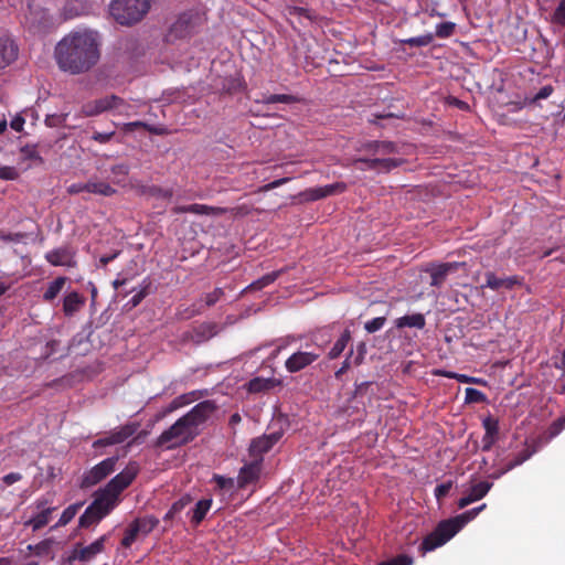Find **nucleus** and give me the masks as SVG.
<instances>
[{"label":"nucleus","mask_w":565,"mask_h":565,"mask_svg":"<svg viewBox=\"0 0 565 565\" xmlns=\"http://www.w3.org/2000/svg\"><path fill=\"white\" fill-rule=\"evenodd\" d=\"M100 38L97 31L77 29L65 34L54 47L57 67L71 75L89 72L100 60Z\"/></svg>","instance_id":"obj_1"},{"label":"nucleus","mask_w":565,"mask_h":565,"mask_svg":"<svg viewBox=\"0 0 565 565\" xmlns=\"http://www.w3.org/2000/svg\"><path fill=\"white\" fill-rule=\"evenodd\" d=\"M151 8V0H111L109 12L121 25L141 21Z\"/></svg>","instance_id":"obj_2"},{"label":"nucleus","mask_w":565,"mask_h":565,"mask_svg":"<svg viewBox=\"0 0 565 565\" xmlns=\"http://www.w3.org/2000/svg\"><path fill=\"white\" fill-rule=\"evenodd\" d=\"M199 435L200 431H195L184 416H182L172 426L161 433L156 440V446L172 449L193 441Z\"/></svg>","instance_id":"obj_3"},{"label":"nucleus","mask_w":565,"mask_h":565,"mask_svg":"<svg viewBox=\"0 0 565 565\" xmlns=\"http://www.w3.org/2000/svg\"><path fill=\"white\" fill-rule=\"evenodd\" d=\"M138 473L139 465L136 461H130L122 471L111 478L108 483L97 492L117 507L119 503V495L132 483Z\"/></svg>","instance_id":"obj_4"},{"label":"nucleus","mask_w":565,"mask_h":565,"mask_svg":"<svg viewBox=\"0 0 565 565\" xmlns=\"http://www.w3.org/2000/svg\"><path fill=\"white\" fill-rule=\"evenodd\" d=\"M115 508L113 502L96 492L93 502L78 519V529L96 527Z\"/></svg>","instance_id":"obj_5"},{"label":"nucleus","mask_w":565,"mask_h":565,"mask_svg":"<svg viewBox=\"0 0 565 565\" xmlns=\"http://www.w3.org/2000/svg\"><path fill=\"white\" fill-rule=\"evenodd\" d=\"M457 534L456 529L448 520L440 521L431 533L426 535L419 545V552L425 555L428 552L446 544Z\"/></svg>","instance_id":"obj_6"},{"label":"nucleus","mask_w":565,"mask_h":565,"mask_svg":"<svg viewBox=\"0 0 565 565\" xmlns=\"http://www.w3.org/2000/svg\"><path fill=\"white\" fill-rule=\"evenodd\" d=\"M108 539L109 535L104 534L92 542L89 545L84 546L82 543L74 544L67 556V563L73 564L74 562H92L98 554L105 552V545Z\"/></svg>","instance_id":"obj_7"},{"label":"nucleus","mask_w":565,"mask_h":565,"mask_svg":"<svg viewBox=\"0 0 565 565\" xmlns=\"http://www.w3.org/2000/svg\"><path fill=\"white\" fill-rule=\"evenodd\" d=\"M117 461V457H108L95 465L92 469L85 471L82 476L79 487L82 489H88L99 483L116 470Z\"/></svg>","instance_id":"obj_8"},{"label":"nucleus","mask_w":565,"mask_h":565,"mask_svg":"<svg viewBox=\"0 0 565 565\" xmlns=\"http://www.w3.org/2000/svg\"><path fill=\"white\" fill-rule=\"evenodd\" d=\"M138 423H128L124 426H120L111 431H109L106 436L96 439L93 443V448H102L113 445H118L125 443L128 438L135 435L138 430Z\"/></svg>","instance_id":"obj_9"},{"label":"nucleus","mask_w":565,"mask_h":565,"mask_svg":"<svg viewBox=\"0 0 565 565\" xmlns=\"http://www.w3.org/2000/svg\"><path fill=\"white\" fill-rule=\"evenodd\" d=\"M217 405L214 401L206 399L196 404L184 416L186 422L193 427L195 431H200V426L209 420V418L216 412Z\"/></svg>","instance_id":"obj_10"},{"label":"nucleus","mask_w":565,"mask_h":565,"mask_svg":"<svg viewBox=\"0 0 565 565\" xmlns=\"http://www.w3.org/2000/svg\"><path fill=\"white\" fill-rule=\"evenodd\" d=\"M403 163V159L396 158H358L354 160V164L362 171L375 170L385 173L401 167Z\"/></svg>","instance_id":"obj_11"},{"label":"nucleus","mask_w":565,"mask_h":565,"mask_svg":"<svg viewBox=\"0 0 565 565\" xmlns=\"http://www.w3.org/2000/svg\"><path fill=\"white\" fill-rule=\"evenodd\" d=\"M76 250L70 245H64L47 252L45 260L52 266L76 267Z\"/></svg>","instance_id":"obj_12"},{"label":"nucleus","mask_w":565,"mask_h":565,"mask_svg":"<svg viewBox=\"0 0 565 565\" xmlns=\"http://www.w3.org/2000/svg\"><path fill=\"white\" fill-rule=\"evenodd\" d=\"M347 190L344 182H335L324 186L310 188L299 193L301 201L312 202L331 196L334 194L343 193Z\"/></svg>","instance_id":"obj_13"},{"label":"nucleus","mask_w":565,"mask_h":565,"mask_svg":"<svg viewBox=\"0 0 565 565\" xmlns=\"http://www.w3.org/2000/svg\"><path fill=\"white\" fill-rule=\"evenodd\" d=\"M263 459L255 458L252 462L244 465L237 477V486L239 489L246 488L248 484L258 481L262 472Z\"/></svg>","instance_id":"obj_14"},{"label":"nucleus","mask_w":565,"mask_h":565,"mask_svg":"<svg viewBox=\"0 0 565 565\" xmlns=\"http://www.w3.org/2000/svg\"><path fill=\"white\" fill-rule=\"evenodd\" d=\"M522 285H523V277H521L519 275L500 278V277L495 276L494 273L488 271V273H486V284L482 285V287L498 291L501 288L512 290L515 286H522Z\"/></svg>","instance_id":"obj_15"},{"label":"nucleus","mask_w":565,"mask_h":565,"mask_svg":"<svg viewBox=\"0 0 565 565\" xmlns=\"http://www.w3.org/2000/svg\"><path fill=\"white\" fill-rule=\"evenodd\" d=\"M319 356V353L298 351L286 360L285 367L290 373H297L312 364Z\"/></svg>","instance_id":"obj_16"},{"label":"nucleus","mask_w":565,"mask_h":565,"mask_svg":"<svg viewBox=\"0 0 565 565\" xmlns=\"http://www.w3.org/2000/svg\"><path fill=\"white\" fill-rule=\"evenodd\" d=\"M280 433H273L252 440L249 446V454L255 458L263 459L264 454L268 452L275 444L280 439Z\"/></svg>","instance_id":"obj_17"},{"label":"nucleus","mask_w":565,"mask_h":565,"mask_svg":"<svg viewBox=\"0 0 565 565\" xmlns=\"http://www.w3.org/2000/svg\"><path fill=\"white\" fill-rule=\"evenodd\" d=\"M459 264L458 263H443L438 265H430L426 268V271L430 274V286L433 287H441L447 276L450 273H454L458 269Z\"/></svg>","instance_id":"obj_18"},{"label":"nucleus","mask_w":565,"mask_h":565,"mask_svg":"<svg viewBox=\"0 0 565 565\" xmlns=\"http://www.w3.org/2000/svg\"><path fill=\"white\" fill-rule=\"evenodd\" d=\"M18 56V46L6 34L0 35V68L7 67Z\"/></svg>","instance_id":"obj_19"},{"label":"nucleus","mask_w":565,"mask_h":565,"mask_svg":"<svg viewBox=\"0 0 565 565\" xmlns=\"http://www.w3.org/2000/svg\"><path fill=\"white\" fill-rule=\"evenodd\" d=\"M212 503L213 500L211 498L201 499L195 503L194 508L189 511L190 522L193 527H196L202 523L210 511Z\"/></svg>","instance_id":"obj_20"},{"label":"nucleus","mask_w":565,"mask_h":565,"mask_svg":"<svg viewBox=\"0 0 565 565\" xmlns=\"http://www.w3.org/2000/svg\"><path fill=\"white\" fill-rule=\"evenodd\" d=\"M95 100L97 103V107L99 108L100 113L116 109L119 115H124V114H126L124 111V108L128 107L126 102L117 95H109V96H105L103 98L95 99Z\"/></svg>","instance_id":"obj_21"},{"label":"nucleus","mask_w":565,"mask_h":565,"mask_svg":"<svg viewBox=\"0 0 565 565\" xmlns=\"http://www.w3.org/2000/svg\"><path fill=\"white\" fill-rule=\"evenodd\" d=\"M86 192L102 196H113L117 193V190L106 181L90 178L87 181Z\"/></svg>","instance_id":"obj_22"},{"label":"nucleus","mask_w":565,"mask_h":565,"mask_svg":"<svg viewBox=\"0 0 565 565\" xmlns=\"http://www.w3.org/2000/svg\"><path fill=\"white\" fill-rule=\"evenodd\" d=\"M85 298L77 291H72L64 297L63 312L67 317L74 316L84 305Z\"/></svg>","instance_id":"obj_23"},{"label":"nucleus","mask_w":565,"mask_h":565,"mask_svg":"<svg viewBox=\"0 0 565 565\" xmlns=\"http://www.w3.org/2000/svg\"><path fill=\"white\" fill-rule=\"evenodd\" d=\"M192 32L193 25L191 23V18L188 14L179 17L170 29V35L180 39L190 35Z\"/></svg>","instance_id":"obj_24"},{"label":"nucleus","mask_w":565,"mask_h":565,"mask_svg":"<svg viewBox=\"0 0 565 565\" xmlns=\"http://www.w3.org/2000/svg\"><path fill=\"white\" fill-rule=\"evenodd\" d=\"M426 326V319L423 313L406 315L395 320V327L402 328H416L424 329Z\"/></svg>","instance_id":"obj_25"},{"label":"nucleus","mask_w":565,"mask_h":565,"mask_svg":"<svg viewBox=\"0 0 565 565\" xmlns=\"http://www.w3.org/2000/svg\"><path fill=\"white\" fill-rule=\"evenodd\" d=\"M364 149L379 154L398 153V147L393 141H371L364 145Z\"/></svg>","instance_id":"obj_26"},{"label":"nucleus","mask_w":565,"mask_h":565,"mask_svg":"<svg viewBox=\"0 0 565 565\" xmlns=\"http://www.w3.org/2000/svg\"><path fill=\"white\" fill-rule=\"evenodd\" d=\"M532 456V451L529 450L527 448L526 449H523L521 452H519L513 459H511L509 462L505 463V466L503 468H501L500 470L493 472L491 475L492 478H500L501 476H503L504 473H507L508 471L514 469L515 467L522 465L524 461H526L530 457Z\"/></svg>","instance_id":"obj_27"},{"label":"nucleus","mask_w":565,"mask_h":565,"mask_svg":"<svg viewBox=\"0 0 565 565\" xmlns=\"http://www.w3.org/2000/svg\"><path fill=\"white\" fill-rule=\"evenodd\" d=\"M256 103L269 105V104H276V103H282V104H295L299 103L300 98L296 95L290 94H262V97L259 99L255 100Z\"/></svg>","instance_id":"obj_28"},{"label":"nucleus","mask_w":565,"mask_h":565,"mask_svg":"<svg viewBox=\"0 0 565 565\" xmlns=\"http://www.w3.org/2000/svg\"><path fill=\"white\" fill-rule=\"evenodd\" d=\"M55 510H56V508H49L46 510L39 511L38 514H35L30 520L25 521L24 525L25 526H31L34 532L39 531L42 527H44L45 525H47V523L50 522V519H51V514Z\"/></svg>","instance_id":"obj_29"},{"label":"nucleus","mask_w":565,"mask_h":565,"mask_svg":"<svg viewBox=\"0 0 565 565\" xmlns=\"http://www.w3.org/2000/svg\"><path fill=\"white\" fill-rule=\"evenodd\" d=\"M195 399H196L195 392H191V393L179 395L175 398H173L170 402V404L163 409V412H162L160 417H163L167 414H170V413H172V412H174V411H177V409H179L181 407H184V406L191 404Z\"/></svg>","instance_id":"obj_30"},{"label":"nucleus","mask_w":565,"mask_h":565,"mask_svg":"<svg viewBox=\"0 0 565 565\" xmlns=\"http://www.w3.org/2000/svg\"><path fill=\"white\" fill-rule=\"evenodd\" d=\"M351 340H352L351 331L349 329H345L341 333L340 338L334 342V344L330 349V351L328 353V358L330 360L338 359L343 353V351L345 350L347 345L349 344V342Z\"/></svg>","instance_id":"obj_31"},{"label":"nucleus","mask_w":565,"mask_h":565,"mask_svg":"<svg viewBox=\"0 0 565 565\" xmlns=\"http://www.w3.org/2000/svg\"><path fill=\"white\" fill-rule=\"evenodd\" d=\"M139 192L142 195L162 200H170L173 196L172 189H164L159 185H142L139 188Z\"/></svg>","instance_id":"obj_32"},{"label":"nucleus","mask_w":565,"mask_h":565,"mask_svg":"<svg viewBox=\"0 0 565 565\" xmlns=\"http://www.w3.org/2000/svg\"><path fill=\"white\" fill-rule=\"evenodd\" d=\"M83 502H76L68 505L61 514L58 521L52 526V530L67 525L83 507Z\"/></svg>","instance_id":"obj_33"},{"label":"nucleus","mask_w":565,"mask_h":565,"mask_svg":"<svg viewBox=\"0 0 565 565\" xmlns=\"http://www.w3.org/2000/svg\"><path fill=\"white\" fill-rule=\"evenodd\" d=\"M281 273H282V270H275V271H271L269 274L264 275L259 279L253 281L252 284H249L244 289V292L245 291L260 290V289L267 287L268 285L273 284L281 275Z\"/></svg>","instance_id":"obj_34"},{"label":"nucleus","mask_w":565,"mask_h":565,"mask_svg":"<svg viewBox=\"0 0 565 565\" xmlns=\"http://www.w3.org/2000/svg\"><path fill=\"white\" fill-rule=\"evenodd\" d=\"M66 280V277H57L52 282H50L46 290L43 294V300L46 302H51L52 300H54L61 292V290L64 288Z\"/></svg>","instance_id":"obj_35"},{"label":"nucleus","mask_w":565,"mask_h":565,"mask_svg":"<svg viewBox=\"0 0 565 565\" xmlns=\"http://www.w3.org/2000/svg\"><path fill=\"white\" fill-rule=\"evenodd\" d=\"M477 515L478 510L473 508L447 520L451 523V525L454 526V529H456V532L458 533L467 523L472 521Z\"/></svg>","instance_id":"obj_36"},{"label":"nucleus","mask_w":565,"mask_h":565,"mask_svg":"<svg viewBox=\"0 0 565 565\" xmlns=\"http://www.w3.org/2000/svg\"><path fill=\"white\" fill-rule=\"evenodd\" d=\"M492 483L488 481H480L470 487L467 495L471 499L472 502L481 500L487 495L489 490L491 489Z\"/></svg>","instance_id":"obj_37"},{"label":"nucleus","mask_w":565,"mask_h":565,"mask_svg":"<svg viewBox=\"0 0 565 565\" xmlns=\"http://www.w3.org/2000/svg\"><path fill=\"white\" fill-rule=\"evenodd\" d=\"M134 522L137 525V527L139 529V531L141 532V534H143V535L149 534L159 524V520L153 515L137 518L136 520H134Z\"/></svg>","instance_id":"obj_38"},{"label":"nucleus","mask_w":565,"mask_h":565,"mask_svg":"<svg viewBox=\"0 0 565 565\" xmlns=\"http://www.w3.org/2000/svg\"><path fill=\"white\" fill-rule=\"evenodd\" d=\"M110 172L114 174L111 183L117 185H124L125 178L129 173V166L125 163L115 164L110 168Z\"/></svg>","instance_id":"obj_39"},{"label":"nucleus","mask_w":565,"mask_h":565,"mask_svg":"<svg viewBox=\"0 0 565 565\" xmlns=\"http://www.w3.org/2000/svg\"><path fill=\"white\" fill-rule=\"evenodd\" d=\"M139 534H141V532L132 521L125 531L124 537L120 542L121 546L129 548L135 543Z\"/></svg>","instance_id":"obj_40"},{"label":"nucleus","mask_w":565,"mask_h":565,"mask_svg":"<svg viewBox=\"0 0 565 565\" xmlns=\"http://www.w3.org/2000/svg\"><path fill=\"white\" fill-rule=\"evenodd\" d=\"M565 429V415L554 420L545 431L546 441L552 440Z\"/></svg>","instance_id":"obj_41"},{"label":"nucleus","mask_w":565,"mask_h":565,"mask_svg":"<svg viewBox=\"0 0 565 565\" xmlns=\"http://www.w3.org/2000/svg\"><path fill=\"white\" fill-rule=\"evenodd\" d=\"M189 213L198 214V215H216L222 212V209L209 206L205 204H190L189 205Z\"/></svg>","instance_id":"obj_42"},{"label":"nucleus","mask_w":565,"mask_h":565,"mask_svg":"<svg viewBox=\"0 0 565 565\" xmlns=\"http://www.w3.org/2000/svg\"><path fill=\"white\" fill-rule=\"evenodd\" d=\"M434 40V35L431 33H427L419 36H414L409 39L403 40V43L411 47H420L429 45Z\"/></svg>","instance_id":"obj_43"},{"label":"nucleus","mask_w":565,"mask_h":565,"mask_svg":"<svg viewBox=\"0 0 565 565\" xmlns=\"http://www.w3.org/2000/svg\"><path fill=\"white\" fill-rule=\"evenodd\" d=\"M465 393H466V397H465L466 404H472V403L480 404V403L487 402L486 394L477 388L467 387Z\"/></svg>","instance_id":"obj_44"},{"label":"nucleus","mask_w":565,"mask_h":565,"mask_svg":"<svg viewBox=\"0 0 565 565\" xmlns=\"http://www.w3.org/2000/svg\"><path fill=\"white\" fill-rule=\"evenodd\" d=\"M273 387V381L271 380H265V379H253L248 383V390L252 393H259L263 391H267Z\"/></svg>","instance_id":"obj_45"},{"label":"nucleus","mask_w":565,"mask_h":565,"mask_svg":"<svg viewBox=\"0 0 565 565\" xmlns=\"http://www.w3.org/2000/svg\"><path fill=\"white\" fill-rule=\"evenodd\" d=\"M23 160H33L43 163V158L40 156L35 145H25L20 149Z\"/></svg>","instance_id":"obj_46"},{"label":"nucleus","mask_w":565,"mask_h":565,"mask_svg":"<svg viewBox=\"0 0 565 565\" xmlns=\"http://www.w3.org/2000/svg\"><path fill=\"white\" fill-rule=\"evenodd\" d=\"M456 30V24L454 22H441L436 25V36L439 39H448L450 38Z\"/></svg>","instance_id":"obj_47"},{"label":"nucleus","mask_w":565,"mask_h":565,"mask_svg":"<svg viewBox=\"0 0 565 565\" xmlns=\"http://www.w3.org/2000/svg\"><path fill=\"white\" fill-rule=\"evenodd\" d=\"M484 435L497 436L499 435V420L492 416H488L482 420Z\"/></svg>","instance_id":"obj_48"},{"label":"nucleus","mask_w":565,"mask_h":565,"mask_svg":"<svg viewBox=\"0 0 565 565\" xmlns=\"http://www.w3.org/2000/svg\"><path fill=\"white\" fill-rule=\"evenodd\" d=\"M52 543H53L52 540L47 539V540L41 541L40 543L35 544L34 546L29 545V550H32L36 556L46 555L51 551Z\"/></svg>","instance_id":"obj_49"},{"label":"nucleus","mask_w":565,"mask_h":565,"mask_svg":"<svg viewBox=\"0 0 565 565\" xmlns=\"http://www.w3.org/2000/svg\"><path fill=\"white\" fill-rule=\"evenodd\" d=\"M141 128H142V129H146V130H148V131H150V132L159 134L157 130H154L153 128H151L148 124H146V122H143V121H139V120H137V121H131V122H126V124H124V125H122V128H121V129H122L125 132H132V131H135V130H137V129H141Z\"/></svg>","instance_id":"obj_50"},{"label":"nucleus","mask_w":565,"mask_h":565,"mask_svg":"<svg viewBox=\"0 0 565 565\" xmlns=\"http://www.w3.org/2000/svg\"><path fill=\"white\" fill-rule=\"evenodd\" d=\"M20 177L19 171L14 167L1 166L0 179L6 181H14Z\"/></svg>","instance_id":"obj_51"},{"label":"nucleus","mask_w":565,"mask_h":565,"mask_svg":"<svg viewBox=\"0 0 565 565\" xmlns=\"http://www.w3.org/2000/svg\"><path fill=\"white\" fill-rule=\"evenodd\" d=\"M385 322H386L385 317H376V318H373L372 320L365 322L364 329L369 333H374V332L381 330L384 327Z\"/></svg>","instance_id":"obj_52"},{"label":"nucleus","mask_w":565,"mask_h":565,"mask_svg":"<svg viewBox=\"0 0 565 565\" xmlns=\"http://www.w3.org/2000/svg\"><path fill=\"white\" fill-rule=\"evenodd\" d=\"M149 287L150 282L148 281L137 294L131 297L129 300L131 307H137L149 295Z\"/></svg>","instance_id":"obj_53"},{"label":"nucleus","mask_w":565,"mask_h":565,"mask_svg":"<svg viewBox=\"0 0 565 565\" xmlns=\"http://www.w3.org/2000/svg\"><path fill=\"white\" fill-rule=\"evenodd\" d=\"M452 486H454L452 481H447L441 484H438L435 488V497H436L437 501L440 502L445 497H447L449 491L451 490Z\"/></svg>","instance_id":"obj_54"},{"label":"nucleus","mask_w":565,"mask_h":565,"mask_svg":"<svg viewBox=\"0 0 565 565\" xmlns=\"http://www.w3.org/2000/svg\"><path fill=\"white\" fill-rule=\"evenodd\" d=\"M192 502V497L190 494H183L179 500L173 502L171 505L172 512H177L178 514L182 512L190 503Z\"/></svg>","instance_id":"obj_55"},{"label":"nucleus","mask_w":565,"mask_h":565,"mask_svg":"<svg viewBox=\"0 0 565 565\" xmlns=\"http://www.w3.org/2000/svg\"><path fill=\"white\" fill-rule=\"evenodd\" d=\"M82 113L86 117H94L100 115V110L97 107L96 100L88 102L82 106Z\"/></svg>","instance_id":"obj_56"},{"label":"nucleus","mask_w":565,"mask_h":565,"mask_svg":"<svg viewBox=\"0 0 565 565\" xmlns=\"http://www.w3.org/2000/svg\"><path fill=\"white\" fill-rule=\"evenodd\" d=\"M224 296L222 288H215L212 292L206 294L205 303L207 307L214 306Z\"/></svg>","instance_id":"obj_57"},{"label":"nucleus","mask_w":565,"mask_h":565,"mask_svg":"<svg viewBox=\"0 0 565 565\" xmlns=\"http://www.w3.org/2000/svg\"><path fill=\"white\" fill-rule=\"evenodd\" d=\"M352 355H353V349L351 348L349 353H348V355H347V358H345V360L343 361L341 367L339 370H337L335 373H334V377L337 380H341L342 375L344 373H347L348 370L351 367L350 359L352 358Z\"/></svg>","instance_id":"obj_58"},{"label":"nucleus","mask_w":565,"mask_h":565,"mask_svg":"<svg viewBox=\"0 0 565 565\" xmlns=\"http://www.w3.org/2000/svg\"><path fill=\"white\" fill-rule=\"evenodd\" d=\"M66 116L67 115H56V114L47 115L45 118V124L49 127L62 126L64 124V121L66 120Z\"/></svg>","instance_id":"obj_59"},{"label":"nucleus","mask_w":565,"mask_h":565,"mask_svg":"<svg viewBox=\"0 0 565 565\" xmlns=\"http://www.w3.org/2000/svg\"><path fill=\"white\" fill-rule=\"evenodd\" d=\"M291 180V178H281V179H277L275 181H271L263 186L259 188V192H268V191H271L276 188H279L281 186L282 184H286L288 183L289 181Z\"/></svg>","instance_id":"obj_60"},{"label":"nucleus","mask_w":565,"mask_h":565,"mask_svg":"<svg viewBox=\"0 0 565 565\" xmlns=\"http://www.w3.org/2000/svg\"><path fill=\"white\" fill-rule=\"evenodd\" d=\"M213 480L220 489H232L234 487V479L232 478L214 475Z\"/></svg>","instance_id":"obj_61"},{"label":"nucleus","mask_w":565,"mask_h":565,"mask_svg":"<svg viewBox=\"0 0 565 565\" xmlns=\"http://www.w3.org/2000/svg\"><path fill=\"white\" fill-rule=\"evenodd\" d=\"M366 354V344L365 342H359L356 344V355L354 356L353 364L361 365L364 361Z\"/></svg>","instance_id":"obj_62"},{"label":"nucleus","mask_w":565,"mask_h":565,"mask_svg":"<svg viewBox=\"0 0 565 565\" xmlns=\"http://www.w3.org/2000/svg\"><path fill=\"white\" fill-rule=\"evenodd\" d=\"M554 20L557 23L565 25V0H561L556 7L554 11Z\"/></svg>","instance_id":"obj_63"},{"label":"nucleus","mask_w":565,"mask_h":565,"mask_svg":"<svg viewBox=\"0 0 565 565\" xmlns=\"http://www.w3.org/2000/svg\"><path fill=\"white\" fill-rule=\"evenodd\" d=\"M114 135H115V131H110V132L95 131L92 136V139L99 143H106L113 138Z\"/></svg>","instance_id":"obj_64"}]
</instances>
